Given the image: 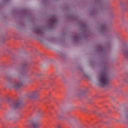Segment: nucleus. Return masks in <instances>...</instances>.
<instances>
[{
	"label": "nucleus",
	"mask_w": 128,
	"mask_h": 128,
	"mask_svg": "<svg viewBox=\"0 0 128 128\" xmlns=\"http://www.w3.org/2000/svg\"><path fill=\"white\" fill-rule=\"evenodd\" d=\"M38 32H42V30H40V29H38Z\"/></svg>",
	"instance_id": "obj_9"
},
{
	"label": "nucleus",
	"mask_w": 128,
	"mask_h": 128,
	"mask_svg": "<svg viewBox=\"0 0 128 128\" xmlns=\"http://www.w3.org/2000/svg\"><path fill=\"white\" fill-rule=\"evenodd\" d=\"M24 82H22V80H20L16 84L10 83L9 86L10 88H20V86H22Z\"/></svg>",
	"instance_id": "obj_2"
},
{
	"label": "nucleus",
	"mask_w": 128,
	"mask_h": 128,
	"mask_svg": "<svg viewBox=\"0 0 128 128\" xmlns=\"http://www.w3.org/2000/svg\"><path fill=\"white\" fill-rule=\"evenodd\" d=\"M57 128H62V126L60 125H58Z\"/></svg>",
	"instance_id": "obj_10"
},
{
	"label": "nucleus",
	"mask_w": 128,
	"mask_h": 128,
	"mask_svg": "<svg viewBox=\"0 0 128 128\" xmlns=\"http://www.w3.org/2000/svg\"><path fill=\"white\" fill-rule=\"evenodd\" d=\"M6 118H8V116H6Z\"/></svg>",
	"instance_id": "obj_11"
},
{
	"label": "nucleus",
	"mask_w": 128,
	"mask_h": 128,
	"mask_svg": "<svg viewBox=\"0 0 128 128\" xmlns=\"http://www.w3.org/2000/svg\"><path fill=\"white\" fill-rule=\"evenodd\" d=\"M12 104L13 108H19L20 106H22V101L18 100L16 102H12Z\"/></svg>",
	"instance_id": "obj_5"
},
{
	"label": "nucleus",
	"mask_w": 128,
	"mask_h": 128,
	"mask_svg": "<svg viewBox=\"0 0 128 128\" xmlns=\"http://www.w3.org/2000/svg\"><path fill=\"white\" fill-rule=\"evenodd\" d=\"M101 28H102V30H106V24H103L101 26Z\"/></svg>",
	"instance_id": "obj_8"
},
{
	"label": "nucleus",
	"mask_w": 128,
	"mask_h": 128,
	"mask_svg": "<svg viewBox=\"0 0 128 128\" xmlns=\"http://www.w3.org/2000/svg\"><path fill=\"white\" fill-rule=\"evenodd\" d=\"M98 82L101 86H108L110 78L106 72H101L97 78Z\"/></svg>",
	"instance_id": "obj_1"
},
{
	"label": "nucleus",
	"mask_w": 128,
	"mask_h": 128,
	"mask_svg": "<svg viewBox=\"0 0 128 128\" xmlns=\"http://www.w3.org/2000/svg\"><path fill=\"white\" fill-rule=\"evenodd\" d=\"M38 118H35L31 121V126L30 128H38Z\"/></svg>",
	"instance_id": "obj_3"
},
{
	"label": "nucleus",
	"mask_w": 128,
	"mask_h": 128,
	"mask_svg": "<svg viewBox=\"0 0 128 128\" xmlns=\"http://www.w3.org/2000/svg\"><path fill=\"white\" fill-rule=\"evenodd\" d=\"M51 22L52 24H54L55 22H56V18L53 17L51 18Z\"/></svg>",
	"instance_id": "obj_7"
},
{
	"label": "nucleus",
	"mask_w": 128,
	"mask_h": 128,
	"mask_svg": "<svg viewBox=\"0 0 128 128\" xmlns=\"http://www.w3.org/2000/svg\"><path fill=\"white\" fill-rule=\"evenodd\" d=\"M124 54L126 58H128V47L125 48Z\"/></svg>",
	"instance_id": "obj_6"
},
{
	"label": "nucleus",
	"mask_w": 128,
	"mask_h": 128,
	"mask_svg": "<svg viewBox=\"0 0 128 128\" xmlns=\"http://www.w3.org/2000/svg\"><path fill=\"white\" fill-rule=\"evenodd\" d=\"M38 90H36L30 93L29 94H28V96L30 98H36V96H38Z\"/></svg>",
	"instance_id": "obj_4"
}]
</instances>
